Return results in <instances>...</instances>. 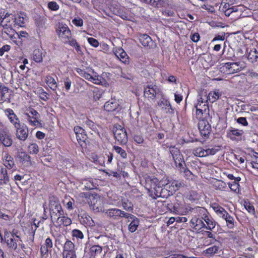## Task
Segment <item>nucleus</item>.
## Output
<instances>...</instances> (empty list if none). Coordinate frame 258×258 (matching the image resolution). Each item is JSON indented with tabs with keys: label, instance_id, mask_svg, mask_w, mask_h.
<instances>
[{
	"label": "nucleus",
	"instance_id": "obj_62",
	"mask_svg": "<svg viewBox=\"0 0 258 258\" xmlns=\"http://www.w3.org/2000/svg\"><path fill=\"white\" fill-rule=\"evenodd\" d=\"M134 140L138 144H141L143 142L144 139L142 136L136 135L134 137Z\"/></svg>",
	"mask_w": 258,
	"mask_h": 258
},
{
	"label": "nucleus",
	"instance_id": "obj_4",
	"mask_svg": "<svg viewBox=\"0 0 258 258\" xmlns=\"http://www.w3.org/2000/svg\"><path fill=\"white\" fill-rule=\"evenodd\" d=\"M212 207L218 216L226 221V225L229 228L231 229L234 227V219L233 217L229 215L223 207L217 204H214Z\"/></svg>",
	"mask_w": 258,
	"mask_h": 258
},
{
	"label": "nucleus",
	"instance_id": "obj_49",
	"mask_svg": "<svg viewBox=\"0 0 258 258\" xmlns=\"http://www.w3.org/2000/svg\"><path fill=\"white\" fill-rule=\"evenodd\" d=\"M84 39H86L88 43L92 46L97 47L99 45L98 41L95 38H88L84 37Z\"/></svg>",
	"mask_w": 258,
	"mask_h": 258
},
{
	"label": "nucleus",
	"instance_id": "obj_35",
	"mask_svg": "<svg viewBox=\"0 0 258 258\" xmlns=\"http://www.w3.org/2000/svg\"><path fill=\"white\" fill-rule=\"evenodd\" d=\"M45 82L52 90H56L57 85L55 80L53 77L50 76H47L45 78Z\"/></svg>",
	"mask_w": 258,
	"mask_h": 258
},
{
	"label": "nucleus",
	"instance_id": "obj_53",
	"mask_svg": "<svg viewBox=\"0 0 258 258\" xmlns=\"http://www.w3.org/2000/svg\"><path fill=\"white\" fill-rule=\"evenodd\" d=\"M178 168L180 170V172H183L184 173V176L186 178H187V179L189 178V177L192 175V173H191V171L187 169H185L183 167V164L182 165V167H181L180 168Z\"/></svg>",
	"mask_w": 258,
	"mask_h": 258
},
{
	"label": "nucleus",
	"instance_id": "obj_40",
	"mask_svg": "<svg viewBox=\"0 0 258 258\" xmlns=\"http://www.w3.org/2000/svg\"><path fill=\"white\" fill-rule=\"evenodd\" d=\"M213 186L216 189L224 190L227 187L225 182L221 180H216L213 183Z\"/></svg>",
	"mask_w": 258,
	"mask_h": 258
},
{
	"label": "nucleus",
	"instance_id": "obj_20",
	"mask_svg": "<svg viewBox=\"0 0 258 258\" xmlns=\"http://www.w3.org/2000/svg\"><path fill=\"white\" fill-rule=\"evenodd\" d=\"M192 153L196 156L203 157L208 156L209 155H214L215 151L213 149L205 150L201 147H199L194 149Z\"/></svg>",
	"mask_w": 258,
	"mask_h": 258
},
{
	"label": "nucleus",
	"instance_id": "obj_42",
	"mask_svg": "<svg viewBox=\"0 0 258 258\" xmlns=\"http://www.w3.org/2000/svg\"><path fill=\"white\" fill-rule=\"evenodd\" d=\"M219 250V247L218 246L214 245L207 248L205 252L208 256H211L214 254L218 253Z\"/></svg>",
	"mask_w": 258,
	"mask_h": 258
},
{
	"label": "nucleus",
	"instance_id": "obj_32",
	"mask_svg": "<svg viewBox=\"0 0 258 258\" xmlns=\"http://www.w3.org/2000/svg\"><path fill=\"white\" fill-rule=\"evenodd\" d=\"M139 40L144 46H151L153 44L151 38L147 34H142L140 36Z\"/></svg>",
	"mask_w": 258,
	"mask_h": 258
},
{
	"label": "nucleus",
	"instance_id": "obj_16",
	"mask_svg": "<svg viewBox=\"0 0 258 258\" xmlns=\"http://www.w3.org/2000/svg\"><path fill=\"white\" fill-rule=\"evenodd\" d=\"M20 162L26 167H30L32 165L31 157L25 152H19L17 155Z\"/></svg>",
	"mask_w": 258,
	"mask_h": 258
},
{
	"label": "nucleus",
	"instance_id": "obj_58",
	"mask_svg": "<svg viewBox=\"0 0 258 258\" xmlns=\"http://www.w3.org/2000/svg\"><path fill=\"white\" fill-rule=\"evenodd\" d=\"M49 249L50 248H47L46 246H44V245H42L40 248V252H41V256L42 257H44L45 256H47Z\"/></svg>",
	"mask_w": 258,
	"mask_h": 258
},
{
	"label": "nucleus",
	"instance_id": "obj_15",
	"mask_svg": "<svg viewBox=\"0 0 258 258\" xmlns=\"http://www.w3.org/2000/svg\"><path fill=\"white\" fill-rule=\"evenodd\" d=\"M16 131V137L22 141L26 140L28 137L29 131L28 129L24 125L21 126L20 124L19 126L15 127Z\"/></svg>",
	"mask_w": 258,
	"mask_h": 258
},
{
	"label": "nucleus",
	"instance_id": "obj_61",
	"mask_svg": "<svg viewBox=\"0 0 258 258\" xmlns=\"http://www.w3.org/2000/svg\"><path fill=\"white\" fill-rule=\"evenodd\" d=\"M225 39V33H224L222 35H216L213 39L212 40V42H214L216 41H223Z\"/></svg>",
	"mask_w": 258,
	"mask_h": 258
},
{
	"label": "nucleus",
	"instance_id": "obj_10",
	"mask_svg": "<svg viewBox=\"0 0 258 258\" xmlns=\"http://www.w3.org/2000/svg\"><path fill=\"white\" fill-rule=\"evenodd\" d=\"M113 134L115 139L120 143L125 144L127 143L128 138L124 128L119 126L113 129Z\"/></svg>",
	"mask_w": 258,
	"mask_h": 258
},
{
	"label": "nucleus",
	"instance_id": "obj_12",
	"mask_svg": "<svg viewBox=\"0 0 258 258\" xmlns=\"http://www.w3.org/2000/svg\"><path fill=\"white\" fill-rule=\"evenodd\" d=\"M105 213L108 217L114 220H118L119 218L122 217L128 218V217L131 216L130 214L115 208L108 209Z\"/></svg>",
	"mask_w": 258,
	"mask_h": 258
},
{
	"label": "nucleus",
	"instance_id": "obj_22",
	"mask_svg": "<svg viewBox=\"0 0 258 258\" xmlns=\"http://www.w3.org/2000/svg\"><path fill=\"white\" fill-rule=\"evenodd\" d=\"M114 54L116 57H117L123 63L125 64L128 63V56L122 48L119 47L117 48L114 51Z\"/></svg>",
	"mask_w": 258,
	"mask_h": 258
},
{
	"label": "nucleus",
	"instance_id": "obj_31",
	"mask_svg": "<svg viewBox=\"0 0 258 258\" xmlns=\"http://www.w3.org/2000/svg\"><path fill=\"white\" fill-rule=\"evenodd\" d=\"M194 210H195V208H188L187 207H179L176 206L174 207V212L177 214H180L182 215H186L189 213V212H191V213H196L195 211H194Z\"/></svg>",
	"mask_w": 258,
	"mask_h": 258
},
{
	"label": "nucleus",
	"instance_id": "obj_18",
	"mask_svg": "<svg viewBox=\"0 0 258 258\" xmlns=\"http://www.w3.org/2000/svg\"><path fill=\"white\" fill-rule=\"evenodd\" d=\"M199 129L201 135L203 137H206L210 134L211 126L206 120L203 119L200 120L199 123Z\"/></svg>",
	"mask_w": 258,
	"mask_h": 258
},
{
	"label": "nucleus",
	"instance_id": "obj_7",
	"mask_svg": "<svg viewBox=\"0 0 258 258\" xmlns=\"http://www.w3.org/2000/svg\"><path fill=\"white\" fill-rule=\"evenodd\" d=\"M0 143L6 147H11L13 144L12 135L8 128L0 123Z\"/></svg>",
	"mask_w": 258,
	"mask_h": 258
},
{
	"label": "nucleus",
	"instance_id": "obj_14",
	"mask_svg": "<svg viewBox=\"0 0 258 258\" xmlns=\"http://www.w3.org/2000/svg\"><path fill=\"white\" fill-rule=\"evenodd\" d=\"M196 215L191 218L190 220L191 226L196 230H201L202 228L206 227V224L203 221V219L198 214L195 213Z\"/></svg>",
	"mask_w": 258,
	"mask_h": 258
},
{
	"label": "nucleus",
	"instance_id": "obj_1",
	"mask_svg": "<svg viewBox=\"0 0 258 258\" xmlns=\"http://www.w3.org/2000/svg\"><path fill=\"white\" fill-rule=\"evenodd\" d=\"M82 77L88 81L98 85L106 86L107 83L101 76L97 74L91 68L82 64Z\"/></svg>",
	"mask_w": 258,
	"mask_h": 258
},
{
	"label": "nucleus",
	"instance_id": "obj_46",
	"mask_svg": "<svg viewBox=\"0 0 258 258\" xmlns=\"http://www.w3.org/2000/svg\"><path fill=\"white\" fill-rule=\"evenodd\" d=\"M26 20V19L24 17H21L20 16H19V17L16 18L15 19V20L13 22H15V25H17L20 27H23V25L25 23Z\"/></svg>",
	"mask_w": 258,
	"mask_h": 258
},
{
	"label": "nucleus",
	"instance_id": "obj_59",
	"mask_svg": "<svg viewBox=\"0 0 258 258\" xmlns=\"http://www.w3.org/2000/svg\"><path fill=\"white\" fill-rule=\"evenodd\" d=\"M228 185L231 190L235 191L238 188L239 184L236 181H233L232 183H229Z\"/></svg>",
	"mask_w": 258,
	"mask_h": 258
},
{
	"label": "nucleus",
	"instance_id": "obj_39",
	"mask_svg": "<svg viewBox=\"0 0 258 258\" xmlns=\"http://www.w3.org/2000/svg\"><path fill=\"white\" fill-rule=\"evenodd\" d=\"M195 107L196 108V115L197 118L200 121L203 120V114L206 113L205 109L201 108L200 104L199 105H196Z\"/></svg>",
	"mask_w": 258,
	"mask_h": 258
},
{
	"label": "nucleus",
	"instance_id": "obj_24",
	"mask_svg": "<svg viewBox=\"0 0 258 258\" xmlns=\"http://www.w3.org/2000/svg\"><path fill=\"white\" fill-rule=\"evenodd\" d=\"M11 91L8 87L0 85V97L3 101H9L10 99Z\"/></svg>",
	"mask_w": 258,
	"mask_h": 258
},
{
	"label": "nucleus",
	"instance_id": "obj_63",
	"mask_svg": "<svg viewBox=\"0 0 258 258\" xmlns=\"http://www.w3.org/2000/svg\"><path fill=\"white\" fill-rule=\"evenodd\" d=\"M73 25L76 26H81V18L79 17L74 18L72 21Z\"/></svg>",
	"mask_w": 258,
	"mask_h": 258
},
{
	"label": "nucleus",
	"instance_id": "obj_5",
	"mask_svg": "<svg viewBox=\"0 0 258 258\" xmlns=\"http://www.w3.org/2000/svg\"><path fill=\"white\" fill-rule=\"evenodd\" d=\"M195 213L199 214V215L206 222V227L205 228L208 230H212L213 229L216 225V222L210 217L208 212L204 208L198 207L195 208Z\"/></svg>",
	"mask_w": 258,
	"mask_h": 258
},
{
	"label": "nucleus",
	"instance_id": "obj_33",
	"mask_svg": "<svg viewBox=\"0 0 258 258\" xmlns=\"http://www.w3.org/2000/svg\"><path fill=\"white\" fill-rule=\"evenodd\" d=\"M158 105L159 106L161 107L163 109L167 110V111H169L170 110H172V112L173 111V109L169 101L164 98H162L158 102Z\"/></svg>",
	"mask_w": 258,
	"mask_h": 258
},
{
	"label": "nucleus",
	"instance_id": "obj_3",
	"mask_svg": "<svg viewBox=\"0 0 258 258\" xmlns=\"http://www.w3.org/2000/svg\"><path fill=\"white\" fill-rule=\"evenodd\" d=\"M88 203L93 210L98 209L102 204V200L97 194L88 195L82 193V203Z\"/></svg>",
	"mask_w": 258,
	"mask_h": 258
},
{
	"label": "nucleus",
	"instance_id": "obj_52",
	"mask_svg": "<svg viewBox=\"0 0 258 258\" xmlns=\"http://www.w3.org/2000/svg\"><path fill=\"white\" fill-rule=\"evenodd\" d=\"M188 199L190 201H195L198 199V193L196 191L191 190L187 195Z\"/></svg>",
	"mask_w": 258,
	"mask_h": 258
},
{
	"label": "nucleus",
	"instance_id": "obj_2",
	"mask_svg": "<svg viewBox=\"0 0 258 258\" xmlns=\"http://www.w3.org/2000/svg\"><path fill=\"white\" fill-rule=\"evenodd\" d=\"M25 118L29 124L37 127L42 126L40 114L34 109L29 108L24 113Z\"/></svg>",
	"mask_w": 258,
	"mask_h": 258
},
{
	"label": "nucleus",
	"instance_id": "obj_23",
	"mask_svg": "<svg viewBox=\"0 0 258 258\" xmlns=\"http://www.w3.org/2000/svg\"><path fill=\"white\" fill-rule=\"evenodd\" d=\"M244 132L243 130H240L234 128H232L227 133V136L231 140L235 141L241 139Z\"/></svg>",
	"mask_w": 258,
	"mask_h": 258
},
{
	"label": "nucleus",
	"instance_id": "obj_50",
	"mask_svg": "<svg viewBox=\"0 0 258 258\" xmlns=\"http://www.w3.org/2000/svg\"><path fill=\"white\" fill-rule=\"evenodd\" d=\"M7 244L10 247L15 250L17 249L18 246L16 240L14 237L11 238L10 239L8 240Z\"/></svg>",
	"mask_w": 258,
	"mask_h": 258
},
{
	"label": "nucleus",
	"instance_id": "obj_38",
	"mask_svg": "<svg viewBox=\"0 0 258 258\" xmlns=\"http://www.w3.org/2000/svg\"><path fill=\"white\" fill-rule=\"evenodd\" d=\"M172 157L177 167L180 168L182 167V165L184 164V161L182 155L180 153L174 155Z\"/></svg>",
	"mask_w": 258,
	"mask_h": 258
},
{
	"label": "nucleus",
	"instance_id": "obj_19",
	"mask_svg": "<svg viewBox=\"0 0 258 258\" xmlns=\"http://www.w3.org/2000/svg\"><path fill=\"white\" fill-rule=\"evenodd\" d=\"M4 165L9 169L16 170V166L15 164L14 158L8 153H6L3 157Z\"/></svg>",
	"mask_w": 258,
	"mask_h": 258
},
{
	"label": "nucleus",
	"instance_id": "obj_51",
	"mask_svg": "<svg viewBox=\"0 0 258 258\" xmlns=\"http://www.w3.org/2000/svg\"><path fill=\"white\" fill-rule=\"evenodd\" d=\"M230 62H227L224 63H222L220 66V70L221 72L227 74V71H229L230 66Z\"/></svg>",
	"mask_w": 258,
	"mask_h": 258
},
{
	"label": "nucleus",
	"instance_id": "obj_28",
	"mask_svg": "<svg viewBox=\"0 0 258 258\" xmlns=\"http://www.w3.org/2000/svg\"><path fill=\"white\" fill-rule=\"evenodd\" d=\"M200 104V108L205 109V111H208L209 106L208 105V100L207 97V94L203 95V94H200L198 98V103L196 105Z\"/></svg>",
	"mask_w": 258,
	"mask_h": 258
},
{
	"label": "nucleus",
	"instance_id": "obj_60",
	"mask_svg": "<svg viewBox=\"0 0 258 258\" xmlns=\"http://www.w3.org/2000/svg\"><path fill=\"white\" fill-rule=\"evenodd\" d=\"M11 46L9 45H5L2 48H0V56H2L5 52L10 50Z\"/></svg>",
	"mask_w": 258,
	"mask_h": 258
},
{
	"label": "nucleus",
	"instance_id": "obj_8",
	"mask_svg": "<svg viewBox=\"0 0 258 258\" xmlns=\"http://www.w3.org/2000/svg\"><path fill=\"white\" fill-rule=\"evenodd\" d=\"M13 18L8 21H1V25L3 29L2 30L3 36L7 39L8 38L12 39L14 37L15 30L13 28L12 24L14 23Z\"/></svg>",
	"mask_w": 258,
	"mask_h": 258
},
{
	"label": "nucleus",
	"instance_id": "obj_48",
	"mask_svg": "<svg viewBox=\"0 0 258 258\" xmlns=\"http://www.w3.org/2000/svg\"><path fill=\"white\" fill-rule=\"evenodd\" d=\"M230 64L232 66L233 71H234L235 73L240 71L242 68L240 62H230Z\"/></svg>",
	"mask_w": 258,
	"mask_h": 258
},
{
	"label": "nucleus",
	"instance_id": "obj_30",
	"mask_svg": "<svg viewBox=\"0 0 258 258\" xmlns=\"http://www.w3.org/2000/svg\"><path fill=\"white\" fill-rule=\"evenodd\" d=\"M131 217H128V219H131L132 220L131 222L128 225V230L131 232H134L137 229L139 226V221L137 218L134 215L130 214Z\"/></svg>",
	"mask_w": 258,
	"mask_h": 258
},
{
	"label": "nucleus",
	"instance_id": "obj_44",
	"mask_svg": "<svg viewBox=\"0 0 258 258\" xmlns=\"http://www.w3.org/2000/svg\"><path fill=\"white\" fill-rule=\"evenodd\" d=\"M113 148L117 154L120 155L122 158L125 159L127 157L126 153L125 152V150H124L121 147L117 146H114Z\"/></svg>",
	"mask_w": 258,
	"mask_h": 258
},
{
	"label": "nucleus",
	"instance_id": "obj_13",
	"mask_svg": "<svg viewBox=\"0 0 258 258\" xmlns=\"http://www.w3.org/2000/svg\"><path fill=\"white\" fill-rule=\"evenodd\" d=\"M146 185L150 189L156 190L157 188H160L165 184L162 181H159L158 179L154 176H151L146 177Z\"/></svg>",
	"mask_w": 258,
	"mask_h": 258
},
{
	"label": "nucleus",
	"instance_id": "obj_29",
	"mask_svg": "<svg viewBox=\"0 0 258 258\" xmlns=\"http://www.w3.org/2000/svg\"><path fill=\"white\" fill-rule=\"evenodd\" d=\"M167 187L170 188L171 190L176 191L180 187H183L184 183L182 181L173 180L170 183H167L165 184Z\"/></svg>",
	"mask_w": 258,
	"mask_h": 258
},
{
	"label": "nucleus",
	"instance_id": "obj_21",
	"mask_svg": "<svg viewBox=\"0 0 258 258\" xmlns=\"http://www.w3.org/2000/svg\"><path fill=\"white\" fill-rule=\"evenodd\" d=\"M113 204L118 207H120L121 205L123 209L126 211H131L133 210V204L129 202L128 199L124 198H121L120 201L115 202Z\"/></svg>",
	"mask_w": 258,
	"mask_h": 258
},
{
	"label": "nucleus",
	"instance_id": "obj_45",
	"mask_svg": "<svg viewBox=\"0 0 258 258\" xmlns=\"http://www.w3.org/2000/svg\"><path fill=\"white\" fill-rule=\"evenodd\" d=\"M38 94L39 97L43 100L46 101L49 99L48 94L42 88L38 90Z\"/></svg>",
	"mask_w": 258,
	"mask_h": 258
},
{
	"label": "nucleus",
	"instance_id": "obj_41",
	"mask_svg": "<svg viewBox=\"0 0 258 258\" xmlns=\"http://www.w3.org/2000/svg\"><path fill=\"white\" fill-rule=\"evenodd\" d=\"M10 175L8 173L6 169L2 168L1 170L0 180H3L4 183L7 184L9 181Z\"/></svg>",
	"mask_w": 258,
	"mask_h": 258
},
{
	"label": "nucleus",
	"instance_id": "obj_54",
	"mask_svg": "<svg viewBox=\"0 0 258 258\" xmlns=\"http://www.w3.org/2000/svg\"><path fill=\"white\" fill-rule=\"evenodd\" d=\"M74 132L76 135L77 141L80 143V141L81 140V138L80 137V135L81 134V127L79 126H75L74 128Z\"/></svg>",
	"mask_w": 258,
	"mask_h": 258
},
{
	"label": "nucleus",
	"instance_id": "obj_56",
	"mask_svg": "<svg viewBox=\"0 0 258 258\" xmlns=\"http://www.w3.org/2000/svg\"><path fill=\"white\" fill-rule=\"evenodd\" d=\"M48 7L52 11H56L59 9V6L55 2H50L48 3Z\"/></svg>",
	"mask_w": 258,
	"mask_h": 258
},
{
	"label": "nucleus",
	"instance_id": "obj_43",
	"mask_svg": "<svg viewBox=\"0 0 258 258\" xmlns=\"http://www.w3.org/2000/svg\"><path fill=\"white\" fill-rule=\"evenodd\" d=\"M244 206L249 213L253 215H255V212L254 208L249 202H245L244 203Z\"/></svg>",
	"mask_w": 258,
	"mask_h": 258
},
{
	"label": "nucleus",
	"instance_id": "obj_11",
	"mask_svg": "<svg viewBox=\"0 0 258 258\" xmlns=\"http://www.w3.org/2000/svg\"><path fill=\"white\" fill-rule=\"evenodd\" d=\"M161 93L160 89L156 85H148L144 88V95L147 98L153 99Z\"/></svg>",
	"mask_w": 258,
	"mask_h": 258
},
{
	"label": "nucleus",
	"instance_id": "obj_9",
	"mask_svg": "<svg viewBox=\"0 0 258 258\" xmlns=\"http://www.w3.org/2000/svg\"><path fill=\"white\" fill-rule=\"evenodd\" d=\"M49 209L51 218L52 221L56 219L57 217L61 215L63 213L60 204L53 199H51L49 201Z\"/></svg>",
	"mask_w": 258,
	"mask_h": 258
},
{
	"label": "nucleus",
	"instance_id": "obj_34",
	"mask_svg": "<svg viewBox=\"0 0 258 258\" xmlns=\"http://www.w3.org/2000/svg\"><path fill=\"white\" fill-rule=\"evenodd\" d=\"M221 95L218 90L211 91L208 95H207V100L211 103H214L219 99Z\"/></svg>",
	"mask_w": 258,
	"mask_h": 258
},
{
	"label": "nucleus",
	"instance_id": "obj_37",
	"mask_svg": "<svg viewBox=\"0 0 258 258\" xmlns=\"http://www.w3.org/2000/svg\"><path fill=\"white\" fill-rule=\"evenodd\" d=\"M32 57L33 60L36 62L42 61L43 58L41 50L39 49H35L32 53Z\"/></svg>",
	"mask_w": 258,
	"mask_h": 258
},
{
	"label": "nucleus",
	"instance_id": "obj_6",
	"mask_svg": "<svg viewBox=\"0 0 258 258\" xmlns=\"http://www.w3.org/2000/svg\"><path fill=\"white\" fill-rule=\"evenodd\" d=\"M56 31L58 37L64 42L69 41L71 38V30L68 25L62 22H58L57 24Z\"/></svg>",
	"mask_w": 258,
	"mask_h": 258
},
{
	"label": "nucleus",
	"instance_id": "obj_47",
	"mask_svg": "<svg viewBox=\"0 0 258 258\" xmlns=\"http://www.w3.org/2000/svg\"><path fill=\"white\" fill-rule=\"evenodd\" d=\"M30 154H37L39 152L38 145L35 143L31 144L28 147Z\"/></svg>",
	"mask_w": 258,
	"mask_h": 258
},
{
	"label": "nucleus",
	"instance_id": "obj_55",
	"mask_svg": "<svg viewBox=\"0 0 258 258\" xmlns=\"http://www.w3.org/2000/svg\"><path fill=\"white\" fill-rule=\"evenodd\" d=\"M205 235H206L207 237L212 239L211 241V243H214L215 242L217 241L216 239V234L213 233L210 231H205Z\"/></svg>",
	"mask_w": 258,
	"mask_h": 258
},
{
	"label": "nucleus",
	"instance_id": "obj_27",
	"mask_svg": "<svg viewBox=\"0 0 258 258\" xmlns=\"http://www.w3.org/2000/svg\"><path fill=\"white\" fill-rule=\"evenodd\" d=\"M55 220L56 224L58 226L61 225L67 226L70 225L72 223L71 219L64 216V213L60 216L57 217Z\"/></svg>",
	"mask_w": 258,
	"mask_h": 258
},
{
	"label": "nucleus",
	"instance_id": "obj_17",
	"mask_svg": "<svg viewBox=\"0 0 258 258\" xmlns=\"http://www.w3.org/2000/svg\"><path fill=\"white\" fill-rule=\"evenodd\" d=\"M4 112L5 114L8 117L10 122L13 124L14 126H19V125L20 124V121L17 116L15 114L14 111L10 108H8L5 109Z\"/></svg>",
	"mask_w": 258,
	"mask_h": 258
},
{
	"label": "nucleus",
	"instance_id": "obj_36",
	"mask_svg": "<svg viewBox=\"0 0 258 258\" xmlns=\"http://www.w3.org/2000/svg\"><path fill=\"white\" fill-rule=\"evenodd\" d=\"M74 246L75 245L72 241L67 240L64 244L63 252H65L66 253H69L72 254L74 251Z\"/></svg>",
	"mask_w": 258,
	"mask_h": 258
},
{
	"label": "nucleus",
	"instance_id": "obj_25",
	"mask_svg": "<svg viewBox=\"0 0 258 258\" xmlns=\"http://www.w3.org/2000/svg\"><path fill=\"white\" fill-rule=\"evenodd\" d=\"M102 252V248L99 245H93L91 247H85L84 252L87 254L88 252L90 257L94 256L95 255L99 254Z\"/></svg>",
	"mask_w": 258,
	"mask_h": 258
},
{
	"label": "nucleus",
	"instance_id": "obj_26",
	"mask_svg": "<svg viewBox=\"0 0 258 258\" xmlns=\"http://www.w3.org/2000/svg\"><path fill=\"white\" fill-rule=\"evenodd\" d=\"M119 107V104L117 101L115 99H111L106 102L104 105V109L107 111H115Z\"/></svg>",
	"mask_w": 258,
	"mask_h": 258
},
{
	"label": "nucleus",
	"instance_id": "obj_57",
	"mask_svg": "<svg viewBox=\"0 0 258 258\" xmlns=\"http://www.w3.org/2000/svg\"><path fill=\"white\" fill-rule=\"evenodd\" d=\"M236 122L237 123H238L239 124H241L245 126L248 125V122L245 117H239L236 119Z\"/></svg>",
	"mask_w": 258,
	"mask_h": 258
},
{
	"label": "nucleus",
	"instance_id": "obj_64",
	"mask_svg": "<svg viewBox=\"0 0 258 258\" xmlns=\"http://www.w3.org/2000/svg\"><path fill=\"white\" fill-rule=\"evenodd\" d=\"M170 153L172 156L180 153L179 149L175 147H172L169 148Z\"/></svg>",
	"mask_w": 258,
	"mask_h": 258
}]
</instances>
